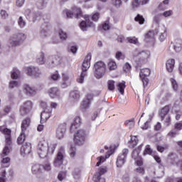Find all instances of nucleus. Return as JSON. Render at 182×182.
<instances>
[{
    "mask_svg": "<svg viewBox=\"0 0 182 182\" xmlns=\"http://www.w3.org/2000/svg\"><path fill=\"white\" fill-rule=\"evenodd\" d=\"M18 23V26H20V28H24L25 25H26V22H25L23 21V18H22V16L19 17Z\"/></svg>",
    "mask_w": 182,
    "mask_h": 182,
    "instance_id": "680f3d73",
    "label": "nucleus"
},
{
    "mask_svg": "<svg viewBox=\"0 0 182 182\" xmlns=\"http://www.w3.org/2000/svg\"><path fill=\"white\" fill-rule=\"evenodd\" d=\"M169 111L170 109L168 108V107L166 106L161 110L160 113L161 119V120H164L165 126H166V127H168V126H170V115H168Z\"/></svg>",
    "mask_w": 182,
    "mask_h": 182,
    "instance_id": "9b49d317",
    "label": "nucleus"
},
{
    "mask_svg": "<svg viewBox=\"0 0 182 182\" xmlns=\"http://www.w3.org/2000/svg\"><path fill=\"white\" fill-rule=\"evenodd\" d=\"M65 132L66 127L65 125H60L56 131V137L59 139H63Z\"/></svg>",
    "mask_w": 182,
    "mask_h": 182,
    "instance_id": "4be33fe9",
    "label": "nucleus"
},
{
    "mask_svg": "<svg viewBox=\"0 0 182 182\" xmlns=\"http://www.w3.org/2000/svg\"><path fill=\"white\" fill-rule=\"evenodd\" d=\"M90 24L89 23V16H85V21H82L80 23V28L82 29V31H86V28L89 26Z\"/></svg>",
    "mask_w": 182,
    "mask_h": 182,
    "instance_id": "c756f323",
    "label": "nucleus"
},
{
    "mask_svg": "<svg viewBox=\"0 0 182 182\" xmlns=\"http://www.w3.org/2000/svg\"><path fill=\"white\" fill-rule=\"evenodd\" d=\"M102 29L104 31H109V29H110V23L109 21H105V23L102 24Z\"/></svg>",
    "mask_w": 182,
    "mask_h": 182,
    "instance_id": "69168bd1",
    "label": "nucleus"
},
{
    "mask_svg": "<svg viewBox=\"0 0 182 182\" xmlns=\"http://www.w3.org/2000/svg\"><path fill=\"white\" fill-rule=\"evenodd\" d=\"M27 73L28 76H31L32 77H39L42 76V71H41L38 67H28Z\"/></svg>",
    "mask_w": 182,
    "mask_h": 182,
    "instance_id": "f8f14e48",
    "label": "nucleus"
},
{
    "mask_svg": "<svg viewBox=\"0 0 182 182\" xmlns=\"http://www.w3.org/2000/svg\"><path fill=\"white\" fill-rule=\"evenodd\" d=\"M139 58L141 60H147L150 58V51H142L139 53Z\"/></svg>",
    "mask_w": 182,
    "mask_h": 182,
    "instance_id": "58836bf2",
    "label": "nucleus"
},
{
    "mask_svg": "<svg viewBox=\"0 0 182 182\" xmlns=\"http://www.w3.org/2000/svg\"><path fill=\"white\" fill-rule=\"evenodd\" d=\"M80 99V92L79 90H73L70 92V100L76 103Z\"/></svg>",
    "mask_w": 182,
    "mask_h": 182,
    "instance_id": "6ab92c4d",
    "label": "nucleus"
},
{
    "mask_svg": "<svg viewBox=\"0 0 182 182\" xmlns=\"http://www.w3.org/2000/svg\"><path fill=\"white\" fill-rule=\"evenodd\" d=\"M0 132L5 135L6 146L3 149V157L4 156H8L12 150V139H11V129L0 127Z\"/></svg>",
    "mask_w": 182,
    "mask_h": 182,
    "instance_id": "f03ea898",
    "label": "nucleus"
},
{
    "mask_svg": "<svg viewBox=\"0 0 182 182\" xmlns=\"http://www.w3.org/2000/svg\"><path fill=\"white\" fill-rule=\"evenodd\" d=\"M66 15L68 18H78L82 15V11L80 8L74 6L72 11L68 10L66 11Z\"/></svg>",
    "mask_w": 182,
    "mask_h": 182,
    "instance_id": "ddd939ff",
    "label": "nucleus"
},
{
    "mask_svg": "<svg viewBox=\"0 0 182 182\" xmlns=\"http://www.w3.org/2000/svg\"><path fill=\"white\" fill-rule=\"evenodd\" d=\"M18 86H19V82H18V81L11 80L9 82V87L10 89H14V87H18Z\"/></svg>",
    "mask_w": 182,
    "mask_h": 182,
    "instance_id": "4d7b16f0",
    "label": "nucleus"
},
{
    "mask_svg": "<svg viewBox=\"0 0 182 182\" xmlns=\"http://www.w3.org/2000/svg\"><path fill=\"white\" fill-rule=\"evenodd\" d=\"M65 157H66V153L65 152V148L61 146L56 155L53 161L54 167H60L62 164H63V161L65 160Z\"/></svg>",
    "mask_w": 182,
    "mask_h": 182,
    "instance_id": "39448f33",
    "label": "nucleus"
},
{
    "mask_svg": "<svg viewBox=\"0 0 182 182\" xmlns=\"http://www.w3.org/2000/svg\"><path fill=\"white\" fill-rule=\"evenodd\" d=\"M72 79H73V75H70L68 73H62V82H61V87L63 89H65L68 87V86H70L72 83Z\"/></svg>",
    "mask_w": 182,
    "mask_h": 182,
    "instance_id": "6e6552de",
    "label": "nucleus"
},
{
    "mask_svg": "<svg viewBox=\"0 0 182 182\" xmlns=\"http://www.w3.org/2000/svg\"><path fill=\"white\" fill-rule=\"evenodd\" d=\"M124 72H130L132 70V65L129 63H126L123 67Z\"/></svg>",
    "mask_w": 182,
    "mask_h": 182,
    "instance_id": "0e129e2a",
    "label": "nucleus"
},
{
    "mask_svg": "<svg viewBox=\"0 0 182 182\" xmlns=\"http://www.w3.org/2000/svg\"><path fill=\"white\" fill-rule=\"evenodd\" d=\"M48 63L49 68H55L60 63V60H59V58L50 56L48 57Z\"/></svg>",
    "mask_w": 182,
    "mask_h": 182,
    "instance_id": "a211bd4d",
    "label": "nucleus"
},
{
    "mask_svg": "<svg viewBox=\"0 0 182 182\" xmlns=\"http://www.w3.org/2000/svg\"><path fill=\"white\" fill-rule=\"evenodd\" d=\"M150 0H132L131 3V6L132 9H136V8H139V6L141 5H146L149 4Z\"/></svg>",
    "mask_w": 182,
    "mask_h": 182,
    "instance_id": "aec40b11",
    "label": "nucleus"
},
{
    "mask_svg": "<svg viewBox=\"0 0 182 182\" xmlns=\"http://www.w3.org/2000/svg\"><path fill=\"white\" fill-rule=\"evenodd\" d=\"M171 164L176 167H178L182 171V160L178 161V156L177 154H172L171 155Z\"/></svg>",
    "mask_w": 182,
    "mask_h": 182,
    "instance_id": "dca6fc26",
    "label": "nucleus"
},
{
    "mask_svg": "<svg viewBox=\"0 0 182 182\" xmlns=\"http://www.w3.org/2000/svg\"><path fill=\"white\" fill-rule=\"evenodd\" d=\"M111 2L114 6H116V8H120L122 4H123L122 0H111Z\"/></svg>",
    "mask_w": 182,
    "mask_h": 182,
    "instance_id": "603ef678",
    "label": "nucleus"
},
{
    "mask_svg": "<svg viewBox=\"0 0 182 182\" xmlns=\"http://www.w3.org/2000/svg\"><path fill=\"white\" fill-rule=\"evenodd\" d=\"M107 87L109 90L113 91L114 90V80H109L107 82Z\"/></svg>",
    "mask_w": 182,
    "mask_h": 182,
    "instance_id": "6e6d98bb",
    "label": "nucleus"
},
{
    "mask_svg": "<svg viewBox=\"0 0 182 182\" xmlns=\"http://www.w3.org/2000/svg\"><path fill=\"white\" fill-rule=\"evenodd\" d=\"M162 17H163V14L161 13L155 14L153 17L154 23H156V25H160Z\"/></svg>",
    "mask_w": 182,
    "mask_h": 182,
    "instance_id": "473e14b6",
    "label": "nucleus"
},
{
    "mask_svg": "<svg viewBox=\"0 0 182 182\" xmlns=\"http://www.w3.org/2000/svg\"><path fill=\"white\" fill-rule=\"evenodd\" d=\"M127 40L128 41L129 43H133L134 45H137V43H139V40L136 38V37H128L127 38Z\"/></svg>",
    "mask_w": 182,
    "mask_h": 182,
    "instance_id": "5fc2aeb1",
    "label": "nucleus"
},
{
    "mask_svg": "<svg viewBox=\"0 0 182 182\" xmlns=\"http://www.w3.org/2000/svg\"><path fill=\"white\" fill-rule=\"evenodd\" d=\"M154 31H149L146 34H145V41L146 42H150L154 39Z\"/></svg>",
    "mask_w": 182,
    "mask_h": 182,
    "instance_id": "f704fd0d",
    "label": "nucleus"
},
{
    "mask_svg": "<svg viewBox=\"0 0 182 182\" xmlns=\"http://www.w3.org/2000/svg\"><path fill=\"white\" fill-rule=\"evenodd\" d=\"M25 15L26 16H28V18H33V21L35 22V21H36V14H33L31 12V10L30 9H26L25 11Z\"/></svg>",
    "mask_w": 182,
    "mask_h": 182,
    "instance_id": "a18cd8bd",
    "label": "nucleus"
},
{
    "mask_svg": "<svg viewBox=\"0 0 182 182\" xmlns=\"http://www.w3.org/2000/svg\"><path fill=\"white\" fill-rule=\"evenodd\" d=\"M174 65H176V60L173 58L167 60L166 66L168 72L171 73L174 70Z\"/></svg>",
    "mask_w": 182,
    "mask_h": 182,
    "instance_id": "bb28decb",
    "label": "nucleus"
},
{
    "mask_svg": "<svg viewBox=\"0 0 182 182\" xmlns=\"http://www.w3.org/2000/svg\"><path fill=\"white\" fill-rule=\"evenodd\" d=\"M182 48L181 40H176L174 45L176 52H181Z\"/></svg>",
    "mask_w": 182,
    "mask_h": 182,
    "instance_id": "37998d69",
    "label": "nucleus"
},
{
    "mask_svg": "<svg viewBox=\"0 0 182 182\" xmlns=\"http://www.w3.org/2000/svg\"><path fill=\"white\" fill-rule=\"evenodd\" d=\"M153 116H154V113L149 114V120L146 121L145 122V125L144 127H142L143 130H147V129H149V122H151V120L153 119Z\"/></svg>",
    "mask_w": 182,
    "mask_h": 182,
    "instance_id": "3c124183",
    "label": "nucleus"
},
{
    "mask_svg": "<svg viewBox=\"0 0 182 182\" xmlns=\"http://www.w3.org/2000/svg\"><path fill=\"white\" fill-rule=\"evenodd\" d=\"M134 19L136 22H139L140 25H143V23H144V18L140 14H137Z\"/></svg>",
    "mask_w": 182,
    "mask_h": 182,
    "instance_id": "49530a36",
    "label": "nucleus"
},
{
    "mask_svg": "<svg viewBox=\"0 0 182 182\" xmlns=\"http://www.w3.org/2000/svg\"><path fill=\"white\" fill-rule=\"evenodd\" d=\"M43 169V166L40 164H35L31 167V171L33 174H41L42 170Z\"/></svg>",
    "mask_w": 182,
    "mask_h": 182,
    "instance_id": "b1692460",
    "label": "nucleus"
},
{
    "mask_svg": "<svg viewBox=\"0 0 182 182\" xmlns=\"http://www.w3.org/2000/svg\"><path fill=\"white\" fill-rule=\"evenodd\" d=\"M139 143V139L137 136H131V141H129V147H136Z\"/></svg>",
    "mask_w": 182,
    "mask_h": 182,
    "instance_id": "ea45409f",
    "label": "nucleus"
},
{
    "mask_svg": "<svg viewBox=\"0 0 182 182\" xmlns=\"http://www.w3.org/2000/svg\"><path fill=\"white\" fill-rule=\"evenodd\" d=\"M132 157L134 159V160H135L136 165L143 166V159L141 157H140V156H139V151L137 150L133 151Z\"/></svg>",
    "mask_w": 182,
    "mask_h": 182,
    "instance_id": "412c9836",
    "label": "nucleus"
},
{
    "mask_svg": "<svg viewBox=\"0 0 182 182\" xmlns=\"http://www.w3.org/2000/svg\"><path fill=\"white\" fill-rule=\"evenodd\" d=\"M115 58L116 59H117V60H120V59H124L125 56L124 54H123V53L117 51L115 54Z\"/></svg>",
    "mask_w": 182,
    "mask_h": 182,
    "instance_id": "052dcab7",
    "label": "nucleus"
},
{
    "mask_svg": "<svg viewBox=\"0 0 182 182\" xmlns=\"http://www.w3.org/2000/svg\"><path fill=\"white\" fill-rule=\"evenodd\" d=\"M59 36L61 41H66V39H68V34L63 30L59 31Z\"/></svg>",
    "mask_w": 182,
    "mask_h": 182,
    "instance_id": "8fccbe9b",
    "label": "nucleus"
},
{
    "mask_svg": "<svg viewBox=\"0 0 182 182\" xmlns=\"http://www.w3.org/2000/svg\"><path fill=\"white\" fill-rule=\"evenodd\" d=\"M36 5L38 9H43L46 5V3L45 2V0H38Z\"/></svg>",
    "mask_w": 182,
    "mask_h": 182,
    "instance_id": "09e8293b",
    "label": "nucleus"
},
{
    "mask_svg": "<svg viewBox=\"0 0 182 182\" xmlns=\"http://www.w3.org/2000/svg\"><path fill=\"white\" fill-rule=\"evenodd\" d=\"M47 94L51 99H55L56 97H59V95H60V92L59 91V88L56 87H50L48 90Z\"/></svg>",
    "mask_w": 182,
    "mask_h": 182,
    "instance_id": "2eb2a0df",
    "label": "nucleus"
},
{
    "mask_svg": "<svg viewBox=\"0 0 182 182\" xmlns=\"http://www.w3.org/2000/svg\"><path fill=\"white\" fill-rule=\"evenodd\" d=\"M107 173V167L106 166H101L98 171L93 176V181L95 182H106L105 178H101L103 174Z\"/></svg>",
    "mask_w": 182,
    "mask_h": 182,
    "instance_id": "1a4fd4ad",
    "label": "nucleus"
},
{
    "mask_svg": "<svg viewBox=\"0 0 182 182\" xmlns=\"http://www.w3.org/2000/svg\"><path fill=\"white\" fill-rule=\"evenodd\" d=\"M175 129L176 130H181L182 129V121L175 124Z\"/></svg>",
    "mask_w": 182,
    "mask_h": 182,
    "instance_id": "774afa93",
    "label": "nucleus"
},
{
    "mask_svg": "<svg viewBox=\"0 0 182 182\" xmlns=\"http://www.w3.org/2000/svg\"><path fill=\"white\" fill-rule=\"evenodd\" d=\"M125 125H127V127H129V129H132V127L134 126V120L133 119L127 120L125 122Z\"/></svg>",
    "mask_w": 182,
    "mask_h": 182,
    "instance_id": "e2e57ef3",
    "label": "nucleus"
},
{
    "mask_svg": "<svg viewBox=\"0 0 182 182\" xmlns=\"http://www.w3.org/2000/svg\"><path fill=\"white\" fill-rule=\"evenodd\" d=\"M86 76H87V72L82 71L80 75L77 79V83H83L85 82V77H86Z\"/></svg>",
    "mask_w": 182,
    "mask_h": 182,
    "instance_id": "79ce46f5",
    "label": "nucleus"
},
{
    "mask_svg": "<svg viewBox=\"0 0 182 182\" xmlns=\"http://www.w3.org/2000/svg\"><path fill=\"white\" fill-rule=\"evenodd\" d=\"M52 113V109L48 110L45 109L43 112L41 114V122H46L49 117H50V114Z\"/></svg>",
    "mask_w": 182,
    "mask_h": 182,
    "instance_id": "a878e982",
    "label": "nucleus"
},
{
    "mask_svg": "<svg viewBox=\"0 0 182 182\" xmlns=\"http://www.w3.org/2000/svg\"><path fill=\"white\" fill-rule=\"evenodd\" d=\"M30 126H31V118L27 117L24 119L21 122V132H23V133H25V132L28 130Z\"/></svg>",
    "mask_w": 182,
    "mask_h": 182,
    "instance_id": "393cba45",
    "label": "nucleus"
},
{
    "mask_svg": "<svg viewBox=\"0 0 182 182\" xmlns=\"http://www.w3.org/2000/svg\"><path fill=\"white\" fill-rule=\"evenodd\" d=\"M161 14L164 18H170V16H172L173 15V11L171 10H168L161 13Z\"/></svg>",
    "mask_w": 182,
    "mask_h": 182,
    "instance_id": "bf43d9fd",
    "label": "nucleus"
},
{
    "mask_svg": "<svg viewBox=\"0 0 182 182\" xmlns=\"http://www.w3.org/2000/svg\"><path fill=\"white\" fill-rule=\"evenodd\" d=\"M135 171L138 173V174H144V168L141 167V166H138Z\"/></svg>",
    "mask_w": 182,
    "mask_h": 182,
    "instance_id": "338daca9",
    "label": "nucleus"
},
{
    "mask_svg": "<svg viewBox=\"0 0 182 182\" xmlns=\"http://www.w3.org/2000/svg\"><path fill=\"white\" fill-rule=\"evenodd\" d=\"M80 124H82V119L79 116L75 117L74 119V122L71 124L70 132H75V129H77Z\"/></svg>",
    "mask_w": 182,
    "mask_h": 182,
    "instance_id": "5701e85b",
    "label": "nucleus"
},
{
    "mask_svg": "<svg viewBox=\"0 0 182 182\" xmlns=\"http://www.w3.org/2000/svg\"><path fill=\"white\" fill-rule=\"evenodd\" d=\"M90 106V102L88 100H84L80 105V109L82 110V112H85L86 109H89V107Z\"/></svg>",
    "mask_w": 182,
    "mask_h": 182,
    "instance_id": "a19ab883",
    "label": "nucleus"
},
{
    "mask_svg": "<svg viewBox=\"0 0 182 182\" xmlns=\"http://www.w3.org/2000/svg\"><path fill=\"white\" fill-rule=\"evenodd\" d=\"M25 39H26V35L22 32H18L11 35L8 42L10 46L15 48V46H19Z\"/></svg>",
    "mask_w": 182,
    "mask_h": 182,
    "instance_id": "7ed1b4c3",
    "label": "nucleus"
},
{
    "mask_svg": "<svg viewBox=\"0 0 182 182\" xmlns=\"http://www.w3.org/2000/svg\"><path fill=\"white\" fill-rule=\"evenodd\" d=\"M109 70H116L117 69V64L113 60H109L107 63Z\"/></svg>",
    "mask_w": 182,
    "mask_h": 182,
    "instance_id": "4c0bfd02",
    "label": "nucleus"
},
{
    "mask_svg": "<svg viewBox=\"0 0 182 182\" xmlns=\"http://www.w3.org/2000/svg\"><path fill=\"white\" fill-rule=\"evenodd\" d=\"M166 38H167V31L164 30L163 32L160 33L159 39L160 42H164V41H166Z\"/></svg>",
    "mask_w": 182,
    "mask_h": 182,
    "instance_id": "c03bdc74",
    "label": "nucleus"
},
{
    "mask_svg": "<svg viewBox=\"0 0 182 182\" xmlns=\"http://www.w3.org/2000/svg\"><path fill=\"white\" fill-rule=\"evenodd\" d=\"M33 106V103L31 102V101H26L20 107V114H21V116L29 114V113H31V110H32Z\"/></svg>",
    "mask_w": 182,
    "mask_h": 182,
    "instance_id": "0eeeda50",
    "label": "nucleus"
},
{
    "mask_svg": "<svg viewBox=\"0 0 182 182\" xmlns=\"http://www.w3.org/2000/svg\"><path fill=\"white\" fill-rule=\"evenodd\" d=\"M46 61V60H45V53L40 52L36 56V63H38V65H44Z\"/></svg>",
    "mask_w": 182,
    "mask_h": 182,
    "instance_id": "cd10ccee",
    "label": "nucleus"
},
{
    "mask_svg": "<svg viewBox=\"0 0 182 182\" xmlns=\"http://www.w3.org/2000/svg\"><path fill=\"white\" fill-rule=\"evenodd\" d=\"M90 60H92V54L89 53L86 55L82 65V72H87L90 68Z\"/></svg>",
    "mask_w": 182,
    "mask_h": 182,
    "instance_id": "4468645a",
    "label": "nucleus"
},
{
    "mask_svg": "<svg viewBox=\"0 0 182 182\" xmlns=\"http://www.w3.org/2000/svg\"><path fill=\"white\" fill-rule=\"evenodd\" d=\"M23 141H25V132L21 131L20 136L17 139V143L22 144Z\"/></svg>",
    "mask_w": 182,
    "mask_h": 182,
    "instance_id": "de8ad7c7",
    "label": "nucleus"
},
{
    "mask_svg": "<svg viewBox=\"0 0 182 182\" xmlns=\"http://www.w3.org/2000/svg\"><path fill=\"white\" fill-rule=\"evenodd\" d=\"M127 154H129V149H123L122 152L118 156L117 159V167L122 168L123 166V164L126 163V158L127 157Z\"/></svg>",
    "mask_w": 182,
    "mask_h": 182,
    "instance_id": "9d476101",
    "label": "nucleus"
},
{
    "mask_svg": "<svg viewBox=\"0 0 182 182\" xmlns=\"http://www.w3.org/2000/svg\"><path fill=\"white\" fill-rule=\"evenodd\" d=\"M21 76V71L18 68H14L11 72V79L16 80Z\"/></svg>",
    "mask_w": 182,
    "mask_h": 182,
    "instance_id": "7c9ffc66",
    "label": "nucleus"
},
{
    "mask_svg": "<svg viewBox=\"0 0 182 182\" xmlns=\"http://www.w3.org/2000/svg\"><path fill=\"white\" fill-rule=\"evenodd\" d=\"M150 73H151V72L150 71V69L143 68L141 70L139 76H140V77H147L150 76Z\"/></svg>",
    "mask_w": 182,
    "mask_h": 182,
    "instance_id": "72a5a7b5",
    "label": "nucleus"
},
{
    "mask_svg": "<svg viewBox=\"0 0 182 182\" xmlns=\"http://www.w3.org/2000/svg\"><path fill=\"white\" fill-rule=\"evenodd\" d=\"M156 149L159 153H164V150H167V149H168V145L166 144L164 146L157 145Z\"/></svg>",
    "mask_w": 182,
    "mask_h": 182,
    "instance_id": "864d4df0",
    "label": "nucleus"
},
{
    "mask_svg": "<svg viewBox=\"0 0 182 182\" xmlns=\"http://www.w3.org/2000/svg\"><path fill=\"white\" fill-rule=\"evenodd\" d=\"M95 76L97 79H102L106 73V64L103 61H98L94 65Z\"/></svg>",
    "mask_w": 182,
    "mask_h": 182,
    "instance_id": "20e7f679",
    "label": "nucleus"
},
{
    "mask_svg": "<svg viewBox=\"0 0 182 182\" xmlns=\"http://www.w3.org/2000/svg\"><path fill=\"white\" fill-rule=\"evenodd\" d=\"M170 82L171 83V87L173 92H178L180 90V88L178 87V83H177V81H176L173 78H171Z\"/></svg>",
    "mask_w": 182,
    "mask_h": 182,
    "instance_id": "e433bc0d",
    "label": "nucleus"
},
{
    "mask_svg": "<svg viewBox=\"0 0 182 182\" xmlns=\"http://www.w3.org/2000/svg\"><path fill=\"white\" fill-rule=\"evenodd\" d=\"M23 90L26 93V95H35V87H30L29 85L25 84L23 87Z\"/></svg>",
    "mask_w": 182,
    "mask_h": 182,
    "instance_id": "c85d7f7f",
    "label": "nucleus"
},
{
    "mask_svg": "<svg viewBox=\"0 0 182 182\" xmlns=\"http://www.w3.org/2000/svg\"><path fill=\"white\" fill-rule=\"evenodd\" d=\"M117 90H119L121 95H124V89L126 88V82L122 81V82L118 83L117 85Z\"/></svg>",
    "mask_w": 182,
    "mask_h": 182,
    "instance_id": "c9c22d12",
    "label": "nucleus"
},
{
    "mask_svg": "<svg viewBox=\"0 0 182 182\" xmlns=\"http://www.w3.org/2000/svg\"><path fill=\"white\" fill-rule=\"evenodd\" d=\"M73 176L75 178H79L80 177V169L79 168L74 169L73 172Z\"/></svg>",
    "mask_w": 182,
    "mask_h": 182,
    "instance_id": "13d9d810",
    "label": "nucleus"
},
{
    "mask_svg": "<svg viewBox=\"0 0 182 182\" xmlns=\"http://www.w3.org/2000/svg\"><path fill=\"white\" fill-rule=\"evenodd\" d=\"M112 153H110V151L107 152V154L105 155V156H100L97 158L98 162L97 163L96 166L97 167H99V166H100L101 163H105V161H106V159H109V157H110Z\"/></svg>",
    "mask_w": 182,
    "mask_h": 182,
    "instance_id": "2f4dec72",
    "label": "nucleus"
},
{
    "mask_svg": "<svg viewBox=\"0 0 182 182\" xmlns=\"http://www.w3.org/2000/svg\"><path fill=\"white\" fill-rule=\"evenodd\" d=\"M86 136H87L86 130L83 129H78L74 136V141L75 144L82 146V144L85 143V140H86Z\"/></svg>",
    "mask_w": 182,
    "mask_h": 182,
    "instance_id": "423d86ee",
    "label": "nucleus"
},
{
    "mask_svg": "<svg viewBox=\"0 0 182 182\" xmlns=\"http://www.w3.org/2000/svg\"><path fill=\"white\" fill-rule=\"evenodd\" d=\"M32 151V144L31 143H25L23 144L21 149V153L22 156L29 154Z\"/></svg>",
    "mask_w": 182,
    "mask_h": 182,
    "instance_id": "f3484780",
    "label": "nucleus"
},
{
    "mask_svg": "<svg viewBox=\"0 0 182 182\" xmlns=\"http://www.w3.org/2000/svg\"><path fill=\"white\" fill-rule=\"evenodd\" d=\"M56 149V144L51 142L48 144L45 141H40L38 145L37 153L41 159H45L48 154H53Z\"/></svg>",
    "mask_w": 182,
    "mask_h": 182,
    "instance_id": "f257e3e1",
    "label": "nucleus"
}]
</instances>
